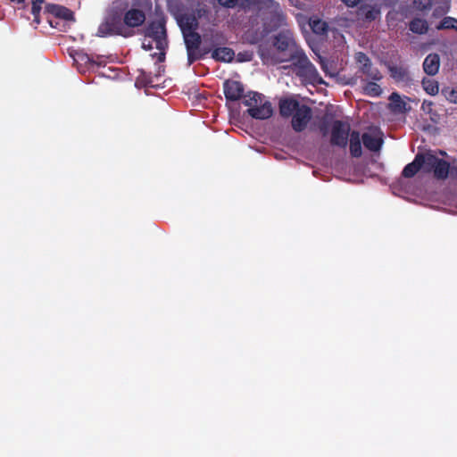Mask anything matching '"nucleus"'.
I'll use <instances>...</instances> for the list:
<instances>
[{"mask_svg":"<svg viewBox=\"0 0 457 457\" xmlns=\"http://www.w3.org/2000/svg\"><path fill=\"white\" fill-rule=\"evenodd\" d=\"M166 22L167 18L161 13L155 20L148 22L143 32L145 39L142 43V48L146 51L152 50V42H154L159 53H154L150 55L152 58H156L158 62L165 61L166 50L169 46Z\"/></svg>","mask_w":457,"mask_h":457,"instance_id":"1","label":"nucleus"},{"mask_svg":"<svg viewBox=\"0 0 457 457\" xmlns=\"http://www.w3.org/2000/svg\"><path fill=\"white\" fill-rule=\"evenodd\" d=\"M237 5L245 10L256 7L259 11L269 13V26L271 29H278L285 22V15L279 4L274 0H238Z\"/></svg>","mask_w":457,"mask_h":457,"instance_id":"2","label":"nucleus"},{"mask_svg":"<svg viewBox=\"0 0 457 457\" xmlns=\"http://www.w3.org/2000/svg\"><path fill=\"white\" fill-rule=\"evenodd\" d=\"M135 35V30L124 25L123 18L118 11L111 12L99 25L97 36H121L123 37H130Z\"/></svg>","mask_w":457,"mask_h":457,"instance_id":"3","label":"nucleus"},{"mask_svg":"<svg viewBox=\"0 0 457 457\" xmlns=\"http://www.w3.org/2000/svg\"><path fill=\"white\" fill-rule=\"evenodd\" d=\"M420 158L421 169L424 172H433L436 179H446L449 175L450 163L436 156L431 151L417 154Z\"/></svg>","mask_w":457,"mask_h":457,"instance_id":"4","label":"nucleus"},{"mask_svg":"<svg viewBox=\"0 0 457 457\" xmlns=\"http://www.w3.org/2000/svg\"><path fill=\"white\" fill-rule=\"evenodd\" d=\"M350 125L339 120L333 121L330 132V145L345 148L348 144V138L351 134Z\"/></svg>","mask_w":457,"mask_h":457,"instance_id":"5","label":"nucleus"},{"mask_svg":"<svg viewBox=\"0 0 457 457\" xmlns=\"http://www.w3.org/2000/svg\"><path fill=\"white\" fill-rule=\"evenodd\" d=\"M187 54V61L189 64H192L194 62L201 58V54H197V50L199 49L202 38L201 36L196 30L187 32L183 35Z\"/></svg>","mask_w":457,"mask_h":457,"instance_id":"6","label":"nucleus"},{"mask_svg":"<svg viewBox=\"0 0 457 457\" xmlns=\"http://www.w3.org/2000/svg\"><path fill=\"white\" fill-rule=\"evenodd\" d=\"M312 108L306 104H301L300 107L291 116V125L295 132L303 131L312 120Z\"/></svg>","mask_w":457,"mask_h":457,"instance_id":"7","label":"nucleus"},{"mask_svg":"<svg viewBox=\"0 0 457 457\" xmlns=\"http://www.w3.org/2000/svg\"><path fill=\"white\" fill-rule=\"evenodd\" d=\"M273 46L278 52L289 51L290 54L298 47L292 31L281 30L273 39Z\"/></svg>","mask_w":457,"mask_h":457,"instance_id":"8","label":"nucleus"},{"mask_svg":"<svg viewBox=\"0 0 457 457\" xmlns=\"http://www.w3.org/2000/svg\"><path fill=\"white\" fill-rule=\"evenodd\" d=\"M223 92L227 101L235 102L245 96V87L240 81L226 79L223 83Z\"/></svg>","mask_w":457,"mask_h":457,"instance_id":"9","label":"nucleus"},{"mask_svg":"<svg viewBox=\"0 0 457 457\" xmlns=\"http://www.w3.org/2000/svg\"><path fill=\"white\" fill-rule=\"evenodd\" d=\"M296 75L312 85H321L324 84L323 79L320 76L315 66L311 62L305 64L301 69L296 71Z\"/></svg>","mask_w":457,"mask_h":457,"instance_id":"10","label":"nucleus"},{"mask_svg":"<svg viewBox=\"0 0 457 457\" xmlns=\"http://www.w3.org/2000/svg\"><path fill=\"white\" fill-rule=\"evenodd\" d=\"M123 22L125 26L134 30L141 26L145 21V14L140 9L131 8L124 13Z\"/></svg>","mask_w":457,"mask_h":457,"instance_id":"11","label":"nucleus"},{"mask_svg":"<svg viewBox=\"0 0 457 457\" xmlns=\"http://www.w3.org/2000/svg\"><path fill=\"white\" fill-rule=\"evenodd\" d=\"M45 12L54 15L56 19H62L66 21H75L73 12L62 5L47 4L45 6Z\"/></svg>","mask_w":457,"mask_h":457,"instance_id":"12","label":"nucleus"},{"mask_svg":"<svg viewBox=\"0 0 457 457\" xmlns=\"http://www.w3.org/2000/svg\"><path fill=\"white\" fill-rule=\"evenodd\" d=\"M177 22L181 29L182 35L196 30L199 26L198 20L193 13H184L179 15L177 17Z\"/></svg>","mask_w":457,"mask_h":457,"instance_id":"13","label":"nucleus"},{"mask_svg":"<svg viewBox=\"0 0 457 457\" xmlns=\"http://www.w3.org/2000/svg\"><path fill=\"white\" fill-rule=\"evenodd\" d=\"M247 113L253 119L265 120L271 117L273 109L271 104L269 101H265L255 107L248 108Z\"/></svg>","mask_w":457,"mask_h":457,"instance_id":"14","label":"nucleus"},{"mask_svg":"<svg viewBox=\"0 0 457 457\" xmlns=\"http://www.w3.org/2000/svg\"><path fill=\"white\" fill-rule=\"evenodd\" d=\"M361 140L365 148H367L370 152L380 151L384 143L382 137L368 132L362 134Z\"/></svg>","mask_w":457,"mask_h":457,"instance_id":"15","label":"nucleus"},{"mask_svg":"<svg viewBox=\"0 0 457 457\" xmlns=\"http://www.w3.org/2000/svg\"><path fill=\"white\" fill-rule=\"evenodd\" d=\"M300 105V103L295 99L282 98L278 104L279 113L284 118H289L295 113Z\"/></svg>","mask_w":457,"mask_h":457,"instance_id":"16","label":"nucleus"},{"mask_svg":"<svg viewBox=\"0 0 457 457\" xmlns=\"http://www.w3.org/2000/svg\"><path fill=\"white\" fill-rule=\"evenodd\" d=\"M423 71L428 76L436 75L440 67V57L437 54H429L423 62Z\"/></svg>","mask_w":457,"mask_h":457,"instance_id":"17","label":"nucleus"},{"mask_svg":"<svg viewBox=\"0 0 457 457\" xmlns=\"http://www.w3.org/2000/svg\"><path fill=\"white\" fill-rule=\"evenodd\" d=\"M388 71L390 72V76L396 82H402L404 83L405 85H409L411 82V79L410 77L407 68L397 65H389Z\"/></svg>","mask_w":457,"mask_h":457,"instance_id":"18","label":"nucleus"},{"mask_svg":"<svg viewBox=\"0 0 457 457\" xmlns=\"http://www.w3.org/2000/svg\"><path fill=\"white\" fill-rule=\"evenodd\" d=\"M283 61H290L292 62V65L298 71L305 64H308L310 60L308 59L307 55L305 54L304 51L300 48L299 46L295 49L291 54H289V57Z\"/></svg>","mask_w":457,"mask_h":457,"instance_id":"19","label":"nucleus"},{"mask_svg":"<svg viewBox=\"0 0 457 457\" xmlns=\"http://www.w3.org/2000/svg\"><path fill=\"white\" fill-rule=\"evenodd\" d=\"M349 148L350 154L354 158H359L362 154L361 150V137L360 132L357 130H353L349 137Z\"/></svg>","mask_w":457,"mask_h":457,"instance_id":"20","label":"nucleus"},{"mask_svg":"<svg viewBox=\"0 0 457 457\" xmlns=\"http://www.w3.org/2000/svg\"><path fill=\"white\" fill-rule=\"evenodd\" d=\"M234 56V51L226 46L215 48L212 53V57L219 62H231Z\"/></svg>","mask_w":457,"mask_h":457,"instance_id":"21","label":"nucleus"},{"mask_svg":"<svg viewBox=\"0 0 457 457\" xmlns=\"http://www.w3.org/2000/svg\"><path fill=\"white\" fill-rule=\"evenodd\" d=\"M418 154L415 155L414 160L408 163L402 171V176L406 179L413 178L420 170V162Z\"/></svg>","mask_w":457,"mask_h":457,"instance_id":"22","label":"nucleus"},{"mask_svg":"<svg viewBox=\"0 0 457 457\" xmlns=\"http://www.w3.org/2000/svg\"><path fill=\"white\" fill-rule=\"evenodd\" d=\"M409 29L411 32L421 35L428 32V25L425 20L414 18L413 20L411 21L409 24Z\"/></svg>","mask_w":457,"mask_h":457,"instance_id":"23","label":"nucleus"},{"mask_svg":"<svg viewBox=\"0 0 457 457\" xmlns=\"http://www.w3.org/2000/svg\"><path fill=\"white\" fill-rule=\"evenodd\" d=\"M360 71L367 77L374 81L380 80L382 79V75L378 68L374 67L372 62H369L368 65L364 67H361Z\"/></svg>","mask_w":457,"mask_h":457,"instance_id":"24","label":"nucleus"},{"mask_svg":"<svg viewBox=\"0 0 457 457\" xmlns=\"http://www.w3.org/2000/svg\"><path fill=\"white\" fill-rule=\"evenodd\" d=\"M243 104L249 108L255 107L262 103L263 96L257 92H249L248 95L244 96Z\"/></svg>","mask_w":457,"mask_h":457,"instance_id":"25","label":"nucleus"},{"mask_svg":"<svg viewBox=\"0 0 457 457\" xmlns=\"http://www.w3.org/2000/svg\"><path fill=\"white\" fill-rule=\"evenodd\" d=\"M390 106L394 112H403L406 110V103L401 98L399 94L394 92L389 96Z\"/></svg>","mask_w":457,"mask_h":457,"instance_id":"26","label":"nucleus"},{"mask_svg":"<svg viewBox=\"0 0 457 457\" xmlns=\"http://www.w3.org/2000/svg\"><path fill=\"white\" fill-rule=\"evenodd\" d=\"M154 79L151 72H146L144 70H138V75L136 79V85L141 87H153Z\"/></svg>","mask_w":457,"mask_h":457,"instance_id":"27","label":"nucleus"},{"mask_svg":"<svg viewBox=\"0 0 457 457\" xmlns=\"http://www.w3.org/2000/svg\"><path fill=\"white\" fill-rule=\"evenodd\" d=\"M310 27L313 33L317 35L322 36L328 31V24L320 19L311 20Z\"/></svg>","mask_w":457,"mask_h":457,"instance_id":"28","label":"nucleus"},{"mask_svg":"<svg viewBox=\"0 0 457 457\" xmlns=\"http://www.w3.org/2000/svg\"><path fill=\"white\" fill-rule=\"evenodd\" d=\"M422 87L424 90L430 96H436L439 91L437 81L424 78L422 79Z\"/></svg>","mask_w":457,"mask_h":457,"instance_id":"29","label":"nucleus"},{"mask_svg":"<svg viewBox=\"0 0 457 457\" xmlns=\"http://www.w3.org/2000/svg\"><path fill=\"white\" fill-rule=\"evenodd\" d=\"M363 92L369 96L376 97L381 95L382 89L376 82L370 81L363 87Z\"/></svg>","mask_w":457,"mask_h":457,"instance_id":"30","label":"nucleus"},{"mask_svg":"<svg viewBox=\"0 0 457 457\" xmlns=\"http://www.w3.org/2000/svg\"><path fill=\"white\" fill-rule=\"evenodd\" d=\"M433 0H413L412 4L416 10L428 12L431 10L433 6Z\"/></svg>","mask_w":457,"mask_h":457,"instance_id":"31","label":"nucleus"},{"mask_svg":"<svg viewBox=\"0 0 457 457\" xmlns=\"http://www.w3.org/2000/svg\"><path fill=\"white\" fill-rule=\"evenodd\" d=\"M455 23H457L455 18L446 16L439 22V24L436 26V29L438 30L453 29L455 27Z\"/></svg>","mask_w":457,"mask_h":457,"instance_id":"32","label":"nucleus"},{"mask_svg":"<svg viewBox=\"0 0 457 457\" xmlns=\"http://www.w3.org/2000/svg\"><path fill=\"white\" fill-rule=\"evenodd\" d=\"M443 94L450 103L457 104V88H445Z\"/></svg>","mask_w":457,"mask_h":457,"instance_id":"33","label":"nucleus"},{"mask_svg":"<svg viewBox=\"0 0 457 457\" xmlns=\"http://www.w3.org/2000/svg\"><path fill=\"white\" fill-rule=\"evenodd\" d=\"M356 62L359 64L360 68L368 65L371 60L368 57V55L362 52H358L355 55Z\"/></svg>","mask_w":457,"mask_h":457,"instance_id":"34","label":"nucleus"},{"mask_svg":"<svg viewBox=\"0 0 457 457\" xmlns=\"http://www.w3.org/2000/svg\"><path fill=\"white\" fill-rule=\"evenodd\" d=\"M379 14V10L370 7L366 12H365V18L369 21H374L377 16Z\"/></svg>","mask_w":457,"mask_h":457,"instance_id":"35","label":"nucleus"},{"mask_svg":"<svg viewBox=\"0 0 457 457\" xmlns=\"http://www.w3.org/2000/svg\"><path fill=\"white\" fill-rule=\"evenodd\" d=\"M319 129L323 137H326L328 134V123L326 120V117L323 118Z\"/></svg>","mask_w":457,"mask_h":457,"instance_id":"36","label":"nucleus"},{"mask_svg":"<svg viewBox=\"0 0 457 457\" xmlns=\"http://www.w3.org/2000/svg\"><path fill=\"white\" fill-rule=\"evenodd\" d=\"M219 4L224 7L233 8L238 4V0H218Z\"/></svg>","mask_w":457,"mask_h":457,"instance_id":"37","label":"nucleus"},{"mask_svg":"<svg viewBox=\"0 0 457 457\" xmlns=\"http://www.w3.org/2000/svg\"><path fill=\"white\" fill-rule=\"evenodd\" d=\"M78 57L85 63H89L91 65L96 64V62L93 61L92 57L89 56L87 54H79Z\"/></svg>","mask_w":457,"mask_h":457,"instance_id":"38","label":"nucleus"},{"mask_svg":"<svg viewBox=\"0 0 457 457\" xmlns=\"http://www.w3.org/2000/svg\"><path fill=\"white\" fill-rule=\"evenodd\" d=\"M318 58H319V62L320 64V68L322 69V71L328 74V61L323 58L322 56L320 55H318Z\"/></svg>","mask_w":457,"mask_h":457,"instance_id":"39","label":"nucleus"},{"mask_svg":"<svg viewBox=\"0 0 457 457\" xmlns=\"http://www.w3.org/2000/svg\"><path fill=\"white\" fill-rule=\"evenodd\" d=\"M41 5L32 3L31 13L33 16L40 15Z\"/></svg>","mask_w":457,"mask_h":457,"instance_id":"40","label":"nucleus"},{"mask_svg":"<svg viewBox=\"0 0 457 457\" xmlns=\"http://www.w3.org/2000/svg\"><path fill=\"white\" fill-rule=\"evenodd\" d=\"M346 6L354 7L359 4L361 0H341Z\"/></svg>","mask_w":457,"mask_h":457,"instance_id":"41","label":"nucleus"},{"mask_svg":"<svg viewBox=\"0 0 457 457\" xmlns=\"http://www.w3.org/2000/svg\"><path fill=\"white\" fill-rule=\"evenodd\" d=\"M447 11L446 10H442V11H439L437 8L435 9L434 12H433V15L437 17V16H440L444 13H445Z\"/></svg>","mask_w":457,"mask_h":457,"instance_id":"42","label":"nucleus"},{"mask_svg":"<svg viewBox=\"0 0 457 457\" xmlns=\"http://www.w3.org/2000/svg\"><path fill=\"white\" fill-rule=\"evenodd\" d=\"M48 22L51 25V27H54V28H55L58 25V21H54L53 20H49Z\"/></svg>","mask_w":457,"mask_h":457,"instance_id":"43","label":"nucleus"},{"mask_svg":"<svg viewBox=\"0 0 457 457\" xmlns=\"http://www.w3.org/2000/svg\"><path fill=\"white\" fill-rule=\"evenodd\" d=\"M33 17H34L33 21H34L36 24H39V23H40V18H39V15L33 16Z\"/></svg>","mask_w":457,"mask_h":457,"instance_id":"44","label":"nucleus"},{"mask_svg":"<svg viewBox=\"0 0 457 457\" xmlns=\"http://www.w3.org/2000/svg\"><path fill=\"white\" fill-rule=\"evenodd\" d=\"M45 2V0H32V3L37 4H42Z\"/></svg>","mask_w":457,"mask_h":457,"instance_id":"45","label":"nucleus"},{"mask_svg":"<svg viewBox=\"0 0 457 457\" xmlns=\"http://www.w3.org/2000/svg\"><path fill=\"white\" fill-rule=\"evenodd\" d=\"M161 71H164V68L162 66L158 67V74H156V76H159L161 74Z\"/></svg>","mask_w":457,"mask_h":457,"instance_id":"46","label":"nucleus"},{"mask_svg":"<svg viewBox=\"0 0 457 457\" xmlns=\"http://www.w3.org/2000/svg\"><path fill=\"white\" fill-rule=\"evenodd\" d=\"M439 153H440V154H442V155H446V153H445V151H440Z\"/></svg>","mask_w":457,"mask_h":457,"instance_id":"47","label":"nucleus"},{"mask_svg":"<svg viewBox=\"0 0 457 457\" xmlns=\"http://www.w3.org/2000/svg\"><path fill=\"white\" fill-rule=\"evenodd\" d=\"M454 25H455V27L453 29H455L457 31V19H456V23Z\"/></svg>","mask_w":457,"mask_h":457,"instance_id":"48","label":"nucleus"}]
</instances>
